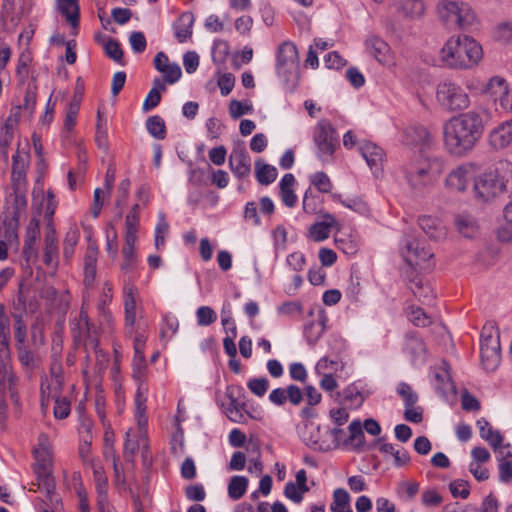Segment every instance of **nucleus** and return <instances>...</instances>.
<instances>
[{
    "label": "nucleus",
    "instance_id": "72a5a7b5",
    "mask_svg": "<svg viewBox=\"0 0 512 512\" xmlns=\"http://www.w3.org/2000/svg\"><path fill=\"white\" fill-rule=\"evenodd\" d=\"M405 351L412 357L413 361L423 359L426 347L423 340L414 334H409L406 337Z\"/></svg>",
    "mask_w": 512,
    "mask_h": 512
},
{
    "label": "nucleus",
    "instance_id": "49530a36",
    "mask_svg": "<svg viewBox=\"0 0 512 512\" xmlns=\"http://www.w3.org/2000/svg\"><path fill=\"white\" fill-rule=\"evenodd\" d=\"M140 441L141 440L132 438L130 431L126 433V440L123 449V457L126 462H134V455L140 447Z\"/></svg>",
    "mask_w": 512,
    "mask_h": 512
},
{
    "label": "nucleus",
    "instance_id": "2f4dec72",
    "mask_svg": "<svg viewBox=\"0 0 512 512\" xmlns=\"http://www.w3.org/2000/svg\"><path fill=\"white\" fill-rule=\"evenodd\" d=\"M397 9L406 17H419L424 13L423 0H395Z\"/></svg>",
    "mask_w": 512,
    "mask_h": 512
},
{
    "label": "nucleus",
    "instance_id": "37998d69",
    "mask_svg": "<svg viewBox=\"0 0 512 512\" xmlns=\"http://www.w3.org/2000/svg\"><path fill=\"white\" fill-rule=\"evenodd\" d=\"M248 479L244 476H233L228 485V494L234 500L240 499L246 492Z\"/></svg>",
    "mask_w": 512,
    "mask_h": 512
},
{
    "label": "nucleus",
    "instance_id": "a18cd8bd",
    "mask_svg": "<svg viewBox=\"0 0 512 512\" xmlns=\"http://www.w3.org/2000/svg\"><path fill=\"white\" fill-rule=\"evenodd\" d=\"M96 264H97V258L96 253L89 252L87 253L85 257V266H84V283L86 286H91L94 282L95 275H96Z\"/></svg>",
    "mask_w": 512,
    "mask_h": 512
},
{
    "label": "nucleus",
    "instance_id": "b1692460",
    "mask_svg": "<svg viewBox=\"0 0 512 512\" xmlns=\"http://www.w3.org/2000/svg\"><path fill=\"white\" fill-rule=\"evenodd\" d=\"M409 289L414 296L424 304H430L435 298V294L430 284L420 276H415L410 280Z\"/></svg>",
    "mask_w": 512,
    "mask_h": 512
},
{
    "label": "nucleus",
    "instance_id": "de8ad7c7",
    "mask_svg": "<svg viewBox=\"0 0 512 512\" xmlns=\"http://www.w3.org/2000/svg\"><path fill=\"white\" fill-rule=\"evenodd\" d=\"M409 320L419 327H425L431 323V320L424 310L420 307L411 306L408 313Z\"/></svg>",
    "mask_w": 512,
    "mask_h": 512
},
{
    "label": "nucleus",
    "instance_id": "69168bd1",
    "mask_svg": "<svg viewBox=\"0 0 512 512\" xmlns=\"http://www.w3.org/2000/svg\"><path fill=\"white\" fill-rule=\"evenodd\" d=\"M160 72L164 74L165 81L169 84H174L177 82L182 75L181 68L176 63L170 64L164 69V71Z\"/></svg>",
    "mask_w": 512,
    "mask_h": 512
},
{
    "label": "nucleus",
    "instance_id": "1a4fd4ad",
    "mask_svg": "<svg viewBox=\"0 0 512 512\" xmlns=\"http://www.w3.org/2000/svg\"><path fill=\"white\" fill-rule=\"evenodd\" d=\"M504 180L498 171H489L480 175L474 182V191L483 202L490 201L505 191Z\"/></svg>",
    "mask_w": 512,
    "mask_h": 512
},
{
    "label": "nucleus",
    "instance_id": "13d9d810",
    "mask_svg": "<svg viewBox=\"0 0 512 512\" xmlns=\"http://www.w3.org/2000/svg\"><path fill=\"white\" fill-rule=\"evenodd\" d=\"M247 386L253 394L262 397L269 388V381L266 378H253L249 380Z\"/></svg>",
    "mask_w": 512,
    "mask_h": 512
},
{
    "label": "nucleus",
    "instance_id": "2eb2a0df",
    "mask_svg": "<svg viewBox=\"0 0 512 512\" xmlns=\"http://www.w3.org/2000/svg\"><path fill=\"white\" fill-rule=\"evenodd\" d=\"M43 262L48 267L56 271L59 266V249L56 231L52 225H48L44 238Z\"/></svg>",
    "mask_w": 512,
    "mask_h": 512
},
{
    "label": "nucleus",
    "instance_id": "a211bd4d",
    "mask_svg": "<svg viewBox=\"0 0 512 512\" xmlns=\"http://www.w3.org/2000/svg\"><path fill=\"white\" fill-rule=\"evenodd\" d=\"M229 166L234 175L241 179L248 177L251 172V158L245 147L234 148L229 156Z\"/></svg>",
    "mask_w": 512,
    "mask_h": 512
},
{
    "label": "nucleus",
    "instance_id": "7c9ffc66",
    "mask_svg": "<svg viewBox=\"0 0 512 512\" xmlns=\"http://www.w3.org/2000/svg\"><path fill=\"white\" fill-rule=\"evenodd\" d=\"M336 223L337 221L333 216H326L325 221L315 223L310 227V237L316 242H320L327 239L330 234V228L335 226Z\"/></svg>",
    "mask_w": 512,
    "mask_h": 512
},
{
    "label": "nucleus",
    "instance_id": "603ef678",
    "mask_svg": "<svg viewBox=\"0 0 512 512\" xmlns=\"http://www.w3.org/2000/svg\"><path fill=\"white\" fill-rule=\"evenodd\" d=\"M14 131L7 129V127H1L0 129V153L4 160H8V148L13 140Z\"/></svg>",
    "mask_w": 512,
    "mask_h": 512
},
{
    "label": "nucleus",
    "instance_id": "f704fd0d",
    "mask_svg": "<svg viewBox=\"0 0 512 512\" xmlns=\"http://www.w3.org/2000/svg\"><path fill=\"white\" fill-rule=\"evenodd\" d=\"M80 233L76 225L70 226L63 240V258L66 262H70L75 246L79 241Z\"/></svg>",
    "mask_w": 512,
    "mask_h": 512
},
{
    "label": "nucleus",
    "instance_id": "f03ea898",
    "mask_svg": "<svg viewBox=\"0 0 512 512\" xmlns=\"http://www.w3.org/2000/svg\"><path fill=\"white\" fill-rule=\"evenodd\" d=\"M444 168L441 157L420 154L404 165L403 172L410 189L416 194H422L438 180Z\"/></svg>",
    "mask_w": 512,
    "mask_h": 512
},
{
    "label": "nucleus",
    "instance_id": "dca6fc26",
    "mask_svg": "<svg viewBox=\"0 0 512 512\" xmlns=\"http://www.w3.org/2000/svg\"><path fill=\"white\" fill-rule=\"evenodd\" d=\"M474 172L472 164L460 165L448 174L445 180L446 186L455 191H465L474 177Z\"/></svg>",
    "mask_w": 512,
    "mask_h": 512
},
{
    "label": "nucleus",
    "instance_id": "39448f33",
    "mask_svg": "<svg viewBox=\"0 0 512 512\" xmlns=\"http://www.w3.org/2000/svg\"><path fill=\"white\" fill-rule=\"evenodd\" d=\"M36 464L34 467L39 488L42 487L47 495H51L55 489V481L52 476L53 451L49 437L40 434L38 447L34 451Z\"/></svg>",
    "mask_w": 512,
    "mask_h": 512
},
{
    "label": "nucleus",
    "instance_id": "79ce46f5",
    "mask_svg": "<svg viewBox=\"0 0 512 512\" xmlns=\"http://www.w3.org/2000/svg\"><path fill=\"white\" fill-rule=\"evenodd\" d=\"M331 510L333 512H352L350 508V497L346 490L338 488L334 491Z\"/></svg>",
    "mask_w": 512,
    "mask_h": 512
},
{
    "label": "nucleus",
    "instance_id": "cd10ccee",
    "mask_svg": "<svg viewBox=\"0 0 512 512\" xmlns=\"http://www.w3.org/2000/svg\"><path fill=\"white\" fill-rule=\"evenodd\" d=\"M135 288L133 286H125L124 289V308L126 326L133 328L136 318V300Z\"/></svg>",
    "mask_w": 512,
    "mask_h": 512
},
{
    "label": "nucleus",
    "instance_id": "9b49d317",
    "mask_svg": "<svg viewBox=\"0 0 512 512\" xmlns=\"http://www.w3.org/2000/svg\"><path fill=\"white\" fill-rule=\"evenodd\" d=\"M30 160L28 143L23 147L19 143L16 152L12 155L11 178L15 191H20L26 186Z\"/></svg>",
    "mask_w": 512,
    "mask_h": 512
},
{
    "label": "nucleus",
    "instance_id": "ea45409f",
    "mask_svg": "<svg viewBox=\"0 0 512 512\" xmlns=\"http://www.w3.org/2000/svg\"><path fill=\"white\" fill-rule=\"evenodd\" d=\"M103 456L106 460H112L113 470L115 472L116 481H120V469L118 466V457L116 455V451L114 449V443L112 436L108 433H105L104 436V445H103Z\"/></svg>",
    "mask_w": 512,
    "mask_h": 512
},
{
    "label": "nucleus",
    "instance_id": "e433bc0d",
    "mask_svg": "<svg viewBox=\"0 0 512 512\" xmlns=\"http://www.w3.org/2000/svg\"><path fill=\"white\" fill-rule=\"evenodd\" d=\"M95 485H96V492H97V505L99 512H109V503H108V497H107V491H108V478L107 476H102L100 478L94 479Z\"/></svg>",
    "mask_w": 512,
    "mask_h": 512
},
{
    "label": "nucleus",
    "instance_id": "bb28decb",
    "mask_svg": "<svg viewBox=\"0 0 512 512\" xmlns=\"http://www.w3.org/2000/svg\"><path fill=\"white\" fill-rule=\"evenodd\" d=\"M59 12L73 29L79 26V6L76 0H57Z\"/></svg>",
    "mask_w": 512,
    "mask_h": 512
},
{
    "label": "nucleus",
    "instance_id": "6e6552de",
    "mask_svg": "<svg viewBox=\"0 0 512 512\" xmlns=\"http://www.w3.org/2000/svg\"><path fill=\"white\" fill-rule=\"evenodd\" d=\"M494 325L484 327L481 338V362L485 370L494 371L501 361L499 332Z\"/></svg>",
    "mask_w": 512,
    "mask_h": 512
},
{
    "label": "nucleus",
    "instance_id": "473e14b6",
    "mask_svg": "<svg viewBox=\"0 0 512 512\" xmlns=\"http://www.w3.org/2000/svg\"><path fill=\"white\" fill-rule=\"evenodd\" d=\"M255 174L257 181L262 185H268L277 178V169L269 164L258 160L255 162Z\"/></svg>",
    "mask_w": 512,
    "mask_h": 512
},
{
    "label": "nucleus",
    "instance_id": "5fc2aeb1",
    "mask_svg": "<svg viewBox=\"0 0 512 512\" xmlns=\"http://www.w3.org/2000/svg\"><path fill=\"white\" fill-rule=\"evenodd\" d=\"M36 104V85L29 84L25 96H24V103L22 106V109L28 114V116H31L34 112Z\"/></svg>",
    "mask_w": 512,
    "mask_h": 512
},
{
    "label": "nucleus",
    "instance_id": "58836bf2",
    "mask_svg": "<svg viewBox=\"0 0 512 512\" xmlns=\"http://www.w3.org/2000/svg\"><path fill=\"white\" fill-rule=\"evenodd\" d=\"M325 320V316H320L319 319L312 321L305 326L304 333L310 344L316 343L324 333Z\"/></svg>",
    "mask_w": 512,
    "mask_h": 512
},
{
    "label": "nucleus",
    "instance_id": "4be33fe9",
    "mask_svg": "<svg viewBox=\"0 0 512 512\" xmlns=\"http://www.w3.org/2000/svg\"><path fill=\"white\" fill-rule=\"evenodd\" d=\"M420 228L433 240H441L446 236V228L442 222L432 216L423 215L419 217Z\"/></svg>",
    "mask_w": 512,
    "mask_h": 512
},
{
    "label": "nucleus",
    "instance_id": "7ed1b4c3",
    "mask_svg": "<svg viewBox=\"0 0 512 512\" xmlns=\"http://www.w3.org/2000/svg\"><path fill=\"white\" fill-rule=\"evenodd\" d=\"M483 57L480 44L469 36L449 38L440 51L441 61L452 69H470Z\"/></svg>",
    "mask_w": 512,
    "mask_h": 512
},
{
    "label": "nucleus",
    "instance_id": "423d86ee",
    "mask_svg": "<svg viewBox=\"0 0 512 512\" xmlns=\"http://www.w3.org/2000/svg\"><path fill=\"white\" fill-rule=\"evenodd\" d=\"M400 253L405 262L411 267L430 271L435 265L434 254L431 249L424 240L413 234L405 235L401 242Z\"/></svg>",
    "mask_w": 512,
    "mask_h": 512
},
{
    "label": "nucleus",
    "instance_id": "c756f323",
    "mask_svg": "<svg viewBox=\"0 0 512 512\" xmlns=\"http://www.w3.org/2000/svg\"><path fill=\"white\" fill-rule=\"evenodd\" d=\"M298 61V50L292 42H283L277 52V65L279 67L288 64L294 65Z\"/></svg>",
    "mask_w": 512,
    "mask_h": 512
},
{
    "label": "nucleus",
    "instance_id": "864d4df0",
    "mask_svg": "<svg viewBox=\"0 0 512 512\" xmlns=\"http://www.w3.org/2000/svg\"><path fill=\"white\" fill-rule=\"evenodd\" d=\"M311 183L322 193H329L332 188L329 177L324 172H317L311 176Z\"/></svg>",
    "mask_w": 512,
    "mask_h": 512
},
{
    "label": "nucleus",
    "instance_id": "e2e57ef3",
    "mask_svg": "<svg viewBox=\"0 0 512 512\" xmlns=\"http://www.w3.org/2000/svg\"><path fill=\"white\" fill-rule=\"evenodd\" d=\"M442 500V496L435 489H428L422 493V503L427 507L438 506Z\"/></svg>",
    "mask_w": 512,
    "mask_h": 512
},
{
    "label": "nucleus",
    "instance_id": "4c0bfd02",
    "mask_svg": "<svg viewBox=\"0 0 512 512\" xmlns=\"http://www.w3.org/2000/svg\"><path fill=\"white\" fill-rule=\"evenodd\" d=\"M194 19L191 13H184L179 18V24L175 28V34L179 42H185L192 35Z\"/></svg>",
    "mask_w": 512,
    "mask_h": 512
},
{
    "label": "nucleus",
    "instance_id": "f3484780",
    "mask_svg": "<svg viewBox=\"0 0 512 512\" xmlns=\"http://www.w3.org/2000/svg\"><path fill=\"white\" fill-rule=\"evenodd\" d=\"M489 145L502 150L512 145V118L495 126L488 135Z\"/></svg>",
    "mask_w": 512,
    "mask_h": 512
},
{
    "label": "nucleus",
    "instance_id": "393cba45",
    "mask_svg": "<svg viewBox=\"0 0 512 512\" xmlns=\"http://www.w3.org/2000/svg\"><path fill=\"white\" fill-rule=\"evenodd\" d=\"M476 425L479 428L480 437L487 441L494 450L501 447L503 441L501 433L498 430H494L485 418L479 419Z\"/></svg>",
    "mask_w": 512,
    "mask_h": 512
},
{
    "label": "nucleus",
    "instance_id": "052dcab7",
    "mask_svg": "<svg viewBox=\"0 0 512 512\" xmlns=\"http://www.w3.org/2000/svg\"><path fill=\"white\" fill-rule=\"evenodd\" d=\"M307 491H302L301 490V487L296 485L295 483L293 482H288L286 485H285V488H284V494L285 496L292 500L294 503H300L303 499V495L306 493Z\"/></svg>",
    "mask_w": 512,
    "mask_h": 512
},
{
    "label": "nucleus",
    "instance_id": "f257e3e1",
    "mask_svg": "<svg viewBox=\"0 0 512 512\" xmlns=\"http://www.w3.org/2000/svg\"><path fill=\"white\" fill-rule=\"evenodd\" d=\"M485 124L483 113L473 109L451 117L443 125V141L451 155L464 156L480 140Z\"/></svg>",
    "mask_w": 512,
    "mask_h": 512
},
{
    "label": "nucleus",
    "instance_id": "bf43d9fd",
    "mask_svg": "<svg viewBox=\"0 0 512 512\" xmlns=\"http://www.w3.org/2000/svg\"><path fill=\"white\" fill-rule=\"evenodd\" d=\"M449 489L453 497H460L462 499H466L470 491L468 489V483L464 480H455L450 483Z\"/></svg>",
    "mask_w": 512,
    "mask_h": 512
},
{
    "label": "nucleus",
    "instance_id": "8fccbe9b",
    "mask_svg": "<svg viewBox=\"0 0 512 512\" xmlns=\"http://www.w3.org/2000/svg\"><path fill=\"white\" fill-rule=\"evenodd\" d=\"M197 322L200 326H208L216 321L217 315L215 311L208 307L202 306L197 309Z\"/></svg>",
    "mask_w": 512,
    "mask_h": 512
},
{
    "label": "nucleus",
    "instance_id": "6ab92c4d",
    "mask_svg": "<svg viewBox=\"0 0 512 512\" xmlns=\"http://www.w3.org/2000/svg\"><path fill=\"white\" fill-rule=\"evenodd\" d=\"M365 46L367 51L381 64L389 65L392 63V56L389 45L375 35H370L366 41Z\"/></svg>",
    "mask_w": 512,
    "mask_h": 512
},
{
    "label": "nucleus",
    "instance_id": "0e129e2a",
    "mask_svg": "<svg viewBox=\"0 0 512 512\" xmlns=\"http://www.w3.org/2000/svg\"><path fill=\"white\" fill-rule=\"evenodd\" d=\"M235 83V77L231 73L222 74L218 78V86L221 94L227 96L233 89Z\"/></svg>",
    "mask_w": 512,
    "mask_h": 512
},
{
    "label": "nucleus",
    "instance_id": "5701e85b",
    "mask_svg": "<svg viewBox=\"0 0 512 512\" xmlns=\"http://www.w3.org/2000/svg\"><path fill=\"white\" fill-rule=\"evenodd\" d=\"M145 341L142 336L138 335L134 339V358H133V377L142 381L145 377L146 362L144 356Z\"/></svg>",
    "mask_w": 512,
    "mask_h": 512
},
{
    "label": "nucleus",
    "instance_id": "412c9836",
    "mask_svg": "<svg viewBox=\"0 0 512 512\" xmlns=\"http://www.w3.org/2000/svg\"><path fill=\"white\" fill-rule=\"evenodd\" d=\"M360 152L371 169L374 168L375 172L381 170L385 157L384 150L381 147L375 143L366 141L361 144Z\"/></svg>",
    "mask_w": 512,
    "mask_h": 512
},
{
    "label": "nucleus",
    "instance_id": "aec40b11",
    "mask_svg": "<svg viewBox=\"0 0 512 512\" xmlns=\"http://www.w3.org/2000/svg\"><path fill=\"white\" fill-rule=\"evenodd\" d=\"M434 381L435 389L442 396L456 392V387L450 374V366L446 361H442L440 365L435 368Z\"/></svg>",
    "mask_w": 512,
    "mask_h": 512
},
{
    "label": "nucleus",
    "instance_id": "3c124183",
    "mask_svg": "<svg viewBox=\"0 0 512 512\" xmlns=\"http://www.w3.org/2000/svg\"><path fill=\"white\" fill-rule=\"evenodd\" d=\"M348 429L350 432V437H349L350 442L355 447L362 446L364 444V432H363L361 423L359 421H353L350 423Z\"/></svg>",
    "mask_w": 512,
    "mask_h": 512
},
{
    "label": "nucleus",
    "instance_id": "4d7b16f0",
    "mask_svg": "<svg viewBox=\"0 0 512 512\" xmlns=\"http://www.w3.org/2000/svg\"><path fill=\"white\" fill-rule=\"evenodd\" d=\"M10 339V320L3 309H0V344L8 346Z\"/></svg>",
    "mask_w": 512,
    "mask_h": 512
},
{
    "label": "nucleus",
    "instance_id": "f8f14e48",
    "mask_svg": "<svg viewBox=\"0 0 512 512\" xmlns=\"http://www.w3.org/2000/svg\"><path fill=\"white\" fill-rule=\"evenodd\" d=\"M484 91L503 111L512 113V91L506 79L501 76L491 77Z\"/></svg>",
    "mask_w": 512,
    "mask_h": 512
},
{
    "label": "nucleus",
    "instance_id": "6e6d98bb",
    "mask_svg": "<svg viewBox=\"0 0 512 512\" xmlns=\"http://www.w3.org/2000/svg\"><path fill=\"white\" fill-rule=\"evenodd\" d=\"M105 52L108 57L116 61L117 63L122 64L123 59V50L120 46V43L117 40L110 39L105 44Z\"/></svg>",
    "mask_w": 512,
    "mask_h": 512
},
{
    "label": "nucleus",
    "instance_id": "c85d7f7f",
    "mask_svg": "<svg viewBox=\"0 0 512 512\" xmlns=\"http://www.w3.org/2000/svg\"><path fill=\"white\" fill-rule=\"evenodd\" d=\"M455 225L464 237L473 238L478 233V224L476 220L469 214H459L455 218Z\"/></svg>",
    "mask_w": 512,
    "mask_h": 512
},
{
    "label": "nucleus",
    "instance_id": "4468645a",
    "mask_svg": "<svg viewBox=\"0 0 512 512\" xmlns=\"http://www.w3.org/2000/svg\"><path fill=\"white\" fill-rule=\"evenodd\" d=\"M40 236V221L33 217L30 219L24 239L23 255L26 262L35 263L38 259L37 240Z\"/></svg>",
    "mask_w": 512,
    "mask_h": 512
},
{
    "label": "nucleus",
    "instance_id": "a19ab883",
    "mask_svg": "<svg viewBox=\"0 0 512 512\" xmlns=\"http://www.w3.org/2000/svg\"><path fill=\"white\" fill-rule=\"evenodd\" d=\"M145 125L149 134L155 139L163 140L166 137V125L160 116L148 117Z\"/></svg>",
    "mask_w": 512,
    "mask_h": 512
},
{
    "label": "nucleus",
    "instance_id": "20e7f679",
    "mask_svg": "<svg viewBox=\"0 0 512 512\" xmlns=\"http://www.w3.org/2000/svg\"><path fill=\"white\" fill-rule=\"evenodd\" d=\"M437 13L440 20L453 29L471 30L478 24L472 7L461 0H440Z\"/></svg>",
    "mask_w": 512,
    "mask_h": 512
},
{
    "label": "nucleus",
    "instance_id": "680f3d73",
    "mask_svg": "<svg viewBox=\"0 0 512 512\" xmlns=\"http://www.w3.org/2000/svg\"><path fill=\"white\" fill-rule=\"evenodd\" d=\"M129 42L135 53H142L146 49V38L142 32H133L129 37Z\"/></svg>",
    "mask_w": 512,
    "mask_h": 512
},
{
    "label": "nucleus",
    "instance_id": "a878e982",
    "mask_svg": "<svg viewBox=\"0 0 512 512\" xmlns=\"http://www.w3.org/2000/svg\"><path fill=\"white\" fill-rule=\"evenodd\" d=\"M405 143L410 146L422 147L430 141V133L422 126H411L404 131Z\"/></svg>",
    "mask_w": 512,
    "mask_h": 512
},
{
    "label": "nucleus",
    "instance_id": "0eeeda50",
    "mask_svg": "<svg viewBox=\"0 0 512 512\" xmlns=\"http://www.w3.org/2000/svg\"><path fill=\"white\" fill-rule=\"evenodd\" d=\"M436 100L446 111L457 112L467 109L470 97L460 84L452 80H443L436 87Z\"/></svg>",
    "mask_w": 512,
    "mask_h": 512
},
{
    "label": "nucleus",
    "instance_id": "c03bdc74",
    "mask_svg": "<svg viewBox=\"0 0 512 512\" xmlns=\"http://www.w3.org/2000/svg\"><path fill=\"white\" fill-rule=\"evenodd\" d=\"M397 393L402 398L405 407L414 406L418 402V394L405 382L398 384Z\"/></svg>",
    "mask_w": 512,
    "mask_h": 512
},
{
    "label": "nucleus",
    "instance_id": "774afa93",
    "mask_svg": "<svg viewBox=\"0 0 512 512\" xmlns=\"http://www.w3.org/2000/svg\"><path fill=\"white\" fill-rule=\"evenodd\" d=\"M496 38L504 43L512 42V24L503 23L496 29Z\"/></svg>",
    "mask_w": 512,
    "mask_h": 512
},
{
    "label": "nucleus",
    "instance_id": "09e8293b",
    "mask_svg": "<svg viewBox=\"0 0 512 512\" xmlns=\"http://www.w3.org/2000/svg\"><path fill=\"white\" fill-rule=\"evenodd\" d=\"M54 398V416L57 419L67 418L70 414V401L66 397H61L60 395H54Z\"/></svg>",
    "mask_w": 512,
    "mask_h": 512
},
{
    "label": "nucleus",
    "instance_id": "9d476101",
    "mask_svg": "<svg viewBox=\"0 0 512 512\" xmlns=\"http://www.w3.org/2000/svg\"><path fill=\"white\" fill-rule=\"evenodd\" d=\"M313 141L318 149V156L324 161L334 154L337 139L335 129L328 120H320L313 131Z\"/></svg>",
    "mask_w": 512,
    "mask_h": 512
},
{
    "label": "nucleus",
    "instance_id": "ddd939ff",
    "mask_svg": "<svg viewBox=\"0 0 512 512\" xmlns=\"http://www.w3.org/2000/svg\"><path fill=\"white\" fill-rule=\"evenodd\" d=\"M337 431L338 430H335V432ZM333 433L334 431L329 430L322 433L319 426L307 424L302 432V438L305 444L313 450L326 452L331 449V445L327 438Z\"/></svg>",
    "mask_w": 512,
    "mask_h": 512
},
{
    "label": "nucleus",
    "instance_id": "c9c22d12",
    "mask_svg": "<svg viewBox=\"0 0 512 512\" xmlns=\"http://www.w3.org/2000/svg\"><path fill=\"white\" fill-rule=\"evenodd\" d=\"M379 451L384 454H391L394 458V464L398 467L404 466L410 462L409 453L403 448L396 449L393 444L380 443Z\"/></svg>",
    "mask_w": 512,
    "mask_h": 512
},
{
    "label": "nucleus",
    "instance_id": "338daca9",
    "mask_svg": "<svg viewBox=\"0 0 512 512\" xmlns=\"http://www.w3.org/2000/svg\"><path fill=\"white\" fill-rule=\"evenodd\" d=\"M499 480L508 483L512 480V462L501 459L498 465Z\"/></svg>",
    "mask_w": 512,
    "mask_h": 512
}]
</instances>
